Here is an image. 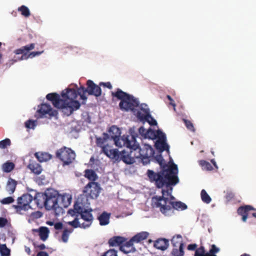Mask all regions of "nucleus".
Returning <instances> with one entry per match:
<instances>
[{
    "mask_svg": "<svg viewBox=\"0 0 256 256\" xmlns=\"http://www.w3.org/2000/svg\"><path fill=\"white\" fill-rule=\"evenodd\" d=\"M110 138V136L108 134L104 133L102 138L96 137V146L102 148L101 152H103L104 148H108L110 146L108 144L105 145V143L107 140Z\"/></svg>",
    "mask_w": 256,
    "mask_h": 256,
    "instance_id": "obj_19",
    "label": "nucleus"
},
{
    "mask_svg": "<svg viewBox=\"0 0 256 256\" xmlns=\"http://www.w3.org/2000/svg\"><path fill=\"white\" fill-rule=\"evenodd\" d=\"M154 246L156 249L165 250L169 246V240L164 238H159L154 241Z\"/></svg>",
    "mask_w": 256,
    "mask_h": 256,
    "instance_id": "obj_17",
    "label": "nucleus"
},
{
    "mask_svg": "<svg viewBox=\"0 0 256 256\" xmlns=\"http://www.w3.org/2000/svg\"><path fill=\"white\" fill-rule=\"evenodd\" d=\"M18 11L21 12L22 15L28 18L30 15V11L28 7L22 5L18 8Z\"/></svg>",
    "mask_w": 256,
    "mask_h": 256,
    "instance_id": "obj_42",
    "label": "nucleus"
},
{
    "mask_svg": "<svg viewBox=\"0 0 256 256\" xmlns=\"http://www.w3.org/2000/svg\"><path fill=\"white\" fill-rule=\"evenodd\" d=\"M28 168L36 174H40L42 171L41 166L39 164L34 162H32L29 164Z\"/></svg>",
    "mask_w": 256,
    "mask_h": 256,
    "instance_id": "obj_26",
    "label": "nucleus"
},
{
    "mask_svg": "<svg viewBox=\"0 0 256 256\" xmlns=\"http://www.w3.org/2000/svg\"><path fill=\"white\" fill-rule=\"evenodd\" d=\"M109 136L111 139L120 137V130L116 126H112L108 130Z\"/></svg>",
    "mask_w": 256,
    "mask_h": 256,
    "instance_id": "obj_30",
    "label": "nucleus"
},
{
    "mask_svg": "<svg viewBox=\"0 0 256 256\" xmlns=\"http://www.w3.org/2000/svg\"><path fill=\"white\" fill-rule=\"evenodd\" d=\"M140 110L138 111L136 114V117L140 121L144 122L145 120V118H142V117H144L146 116L147 110L150 112V109L148 106L144 104H141L140 106Z\"/></svg>",
    "mask_w": 256,
    "mask_h": 256,
    "instance_id": "obj_22",
    "label": "nucleus"
},
{
    "mask_svg": "<svg viewBox=\"0 0 256 256\" xmlns=\"http://www.w3.org/2000/svg\"><path fill=\"white\" fill-rule=\"evenodd\" d=\"M166 98L170 101V104L174 108L176 105L172 97L170 95H167Z\"/></svg>",
    "mask_w": 256,
    "mask_h": 256,
    "instance_id": "obj_61",
    "label": "nucleus"
},
{
    "mask_svg": "<svg viewBox=\"0 0 256 256\" xmlns=\"http://www.w3.org/2000/svg\"><path fill=\"white\" fill-rule=\"evenodd\" d=\"M42 52H31L29 54V56L31 57V58H33V57H34V56H36L40 55V54H42Z\"/></svg>",
    "mask_w": 256,
    "mask_h": 256,
    "instance_id": "obj_62",
    "label": "nucleus"
},
{
    "mask_svg": "<svg viewBox=\"0 0 256 256\" xmlns=\"http://www.w3.org/2000/svg\"><path fill=\"white\" fill-rule=\"evenodd\" d=\"M184 122L185 125L188 129L190 130H192V131L194 130V128L193 124L190 121L186 120V119H184Z\"/></svg>",
    "mask_w": 256,
    "mask_h": 256,
    "instance_id": "obj_53",
    "label": "nucleus"
},
{
    "mask_svg": "<svg viewBox=\"0 0 256 256\" xmlns=\"http://www.w3.org/2000/svg\"><path fill=\"white\" fill-rule=\"evenodd\" d=\"M220 251V248L214 244L210 246V248L208 252H206L204 246H201L200 248H196L194 256H217L216 254Z\"/></svg>",
    "mask_w": 256,
    "mask_h": 256,
    "instance_id": "obj_12",
    "label": "nucleus"
},
{
    "mask_svg": "<svg viewBox=\"0 0 256 256\" xmlns=\"http://www.w3.org/2000/svg\"><path fill=\"white\" fill-rule=\"evenodd\" d=\"M37 247L40 250H44L46 248V246L44 244L38 245Z\"/></svg>",
    "mask_w": 256,
    "mask_h": 256,
    "instance_id": "obj_64",
    "label": "nucleus"
},
{
    "mask_svg": "<svg viewBox=\"0 0 256 256\" xmlns=\"http://www.w3.org/2000/svg\"><path fill=\"white\" fill-rule=\"evenodd\" d=\"M156 160L158 162V164H160V166L162 167V169L160 170V172L163 170H164V169H165V170L168 169L169 168V166H170V165L168 166L167 164H165L164 166L162 165L164 160L161 155L157 156L156 157ZM173 164H174L172 163L171 164V166H172Z\"/></svg>",
    "mask_w": 256,
    "mask_h": 256,
    "instance_id": "obj_43",
    "label": "nucleus"
},
{
    "mask_svg": "<svg viewBox=\"0 0 256 256\" xmlns=\"http://www.w3.org/2000/svg\"><path fill=\"white\" fill-rule=\"evenodd\" d=\"M80 93L74 88H68L62 91L61 98L55 92L48 94L46 98L50 101L54 106L60 109L66 116L70 115L74 110L79 108L80 103L76 100Z\"/></svg>",
    "mask_w": 256,
    "mask_h": 256,
    "instance_id": "obj_2",
    "label": "nucleus"
},
{
    "mask_svg": "<svg viewBox=\"0 0 256 256\" xmlns=\"http://www.w3.org/2000/svg\"><path fill=\"white\" fill-rule=\"evenodd\" d=\"M155 147L160 152L169 150V146L166 144V140H156L155 143Z\"/></svg>",
    "mask_w": 256,
    "mask_h": 256,
    "instance_id": "obj_29",
    "label": "nucleus"
},
{
    "mask_svg": "<svg viewBox=\"0 0 256 256\" xmlns=\"http://www.w3.org/2000/svg\"><path fill=\"white\" fill-rule=\"evenodd\" d=\"M110 158L114 160L116 162H120V152H119L117 149H112L111 146L108 148H104L103 152Z\"/></svg>",
    "mask_w": 256,
    "mask_h": 256,
    "instance_id": "obj_13",
    "label": "nucleus"
},
{
    "mask_svg": "<svg viewBox=\"0 0 256 256\" xmlns=\"http://www.w3.org/2000/svg\"><path fill=\"white\" fill-rule=\"evenodd\" d=\"M112 96L120 100L119 107L122 111L135 112L136 108L139 106L140 102L138 98L120 88H118L116 92H112Z\"/></svg>",
    "mask_w": 256,
    "mask_h": 256,
    "instance_id": "obj_4",
    "label": "nucleus"
},
{
    "mask_svg": "<svg viewBox=\"0 0 256 256\" xmlns=\"http://www.w3.org/2000/svg\"><path fill=\"white\" fill-rule=\"evenodd\" d=\"M198 164L200 166L203 170L210 171L213 169V168L211 164L209 162L205 160H199Z\"/></svg>",
    "mask_w": 256,
    "mask_h": 256,
    "instance_id": "obj_36",
    "label": "nucleus"
},
{
    "mask_svg": "<svg viewBox=\"0 0 256 256\" xmlns=\"http://www.w3.org/2000/svg\"><path fill=\"white\" fill-rule=\"evenodd\" d=\"M120 250L124 254H128L130 252H132L136 250V248L134 250H131L129 247L124 245H121L120 248Z\"/></svg>",
    "mask_w": 256,
    "mask_h": 256,
    "instance_id": "obj_47",
    "label": "nucleus"
},
{
    "mask_svg": "<svg viewBox=\"0 0 256 256\" xmlns=\"http://www.w3.org/2000/svg\"><path fill=\"white\" fill-rule=\"evenodd\" d=\"M110 214L104 212L98 217V220L101 226H106L110 222Z\"/></svg>",
    "mask_w": 256,
    "mask_h": 256,
    "instance_id": "obj_28",
    "label": "nucleus"
},
{
    "mask_svg": "<svg viewBox=\"0 0 256 256\" xmlns=\"http://www.w3.org/2000/svg\"><path fill=\"white\" fill-rule=\"evenodd\" d=\"M15 168V164L14 162L8 160L4 163L2 166V171L6 173L11 172Z\"/></svg>",
    "mask_w": 256,
    "mask_h": 256,
    "instance_id": "obj_32",
    "label": "nucleus"
},
{
    "mask_svg": "<svg viewBox=\"0 0 256 256\" xmlns=\"http://www.w3.org/2000/svg\"><path fill=\"white\" fill-rule=\"evenodd\" d=\"M184 247L172 248L170 256H184Z\"/></svg>",
    "mask_w": 256,
    "mask_h": 256,
    "instance_id": "obj_35",
    "label": "nucleus"
},
{
    "mask_svg": "<svg viewBox=\"0 0 256 256\" xmlns=\"http://www.w3.org/2000/svg\"><path fill=\"white\" fill-rule=\"evenodd\" d=\"M200 196L202 201L204 203L210 204L211 202V198L204 190H202L200 192Z\"/></svg>",
    "mask_w": 256,
    "mask_h": 256,
    "instance_id": "obj_41",
    "label": "nucleus"
},
{
    "mask_svg": "<svg viewBox=\"0 0 256 256\" xmlns=\"http://www.w3.org/2000/svg\"><path fill=\"white\" fill-rule=\"evenodd\" d=\"M34 230L39 232L40 238L43 241H45L48 238L49 234V230L48 228L42 226L38 230Z\"/></svg>",
    "mask_w": 256,
    "mask_h": 256,
    "instance_id": "obj_27",
    "label": "nucleus"
},
{
    "mask_svg": "<svg viewBox=\"0 0 256 256\" xmlns=\"http://www.w3.org/2000/svg\"><path fill=\"white\" fill-rule=\"evenodd\" d=\"M0 253L2 256H10V250L6 244H0Z\"/></svg>",
    "mask_w": 256,
    "mask_h": 256,
    "instance_id": "obj_40",
    "label": "nucleus"
},
{
    "mask_svg": "<svg viewBox=\"0 0 256 256\" xmlns=\"http://www.w3.org/2000/svg\"><path fill=\"white\" fill-rule=\"evenodd\" d=\"M146 116L142 117V118H145L144 122H147L151 126H156L157 124L156 121L152 116L150 112L147 110Z\"/></svg>",
    "mask_w": 256,
    "mask_h": 256,
    "instance_id": "obj_37",
    "label": "nucleus"
},
{
    "mask_svg": "<svg viewBox=\"0 0 256 256\" xmlns=\"http://www.w3.org/2000/svg\"><path fill=\"white\" fill-rule=\"evenodd\" d=\"M38 107V112L40 114L41 118H51L58 115V111L54 110L49 104H42Z\"/></svg>",
    "mask_w": 256,
    "mask_h": 256,
    "instance_id": "obj_11",
    "label": "nucleus"
},
{
    "mask_svg": "<svg viewBox=\"0 0 256 256\" xmlns=\"http://www.w3.org/2000/svg\"><path fill=\"white\" fill-rule=\"evenodd\" d=\"M134 240H132V238H131L129 241L126 242L125 243L124 242L122 244L126 246H127L129 247V248H131V250H134V248H135L134 246Z\"/></svg>",
    "mask_w": 256,
    "mask_h": 256,
    "instance_id": "obj_55",
    "label": "nucleus"
},
{
    "mask_svg": "<svg viewBox=\"0 0 256 256\" xmlns=\"http://www.w3.org/2000/svg\"><path fill=\"white\" fill-rule=\"evenodd\" d=\"M37 256H48V254L46 252L42 251L38 253Z\"/></svg>",
    "mask_w": 256,
    "mask_h": 256,
    "instance_id": "obj_63",
    "label": "nucleus"
},
{
    "mask_svg": "<svg viewBox=\"0 0 256 256\" xmlns=\"http://www.w3.org/2000/svg\"><path fill=\"white\" fill-rule=\"evenodd\" d=\"M14 202V199L11 197L8 196L6 198H3L1 200L0 202L3 204H10Z\"/></svg>",
    "mask_w": 256,
    "mask_h": 256,
    "instance_id": "obj_52",
    "label": "nucleus"
},
{
    "mask_svg": "<svg viewBox=\"0 0 256 256\" xmlns=\"http://www.w3.org/2000/svg\"><path fill=\"white\" fill-rule=\"evenodd\" d=\"M102 256H118L117 251L110 249L104 253Z\"/></svg>",
    "mask_w": 256,
    "mask_h": 256,
    "instance_id": "obj_51",
    "label": "nucleus"
},
{
    "mask_svg": "<svg viewBox=\"0 0 256 256\" xmlns=\"http://www.w3.org/2000/svg\"><path fill=\"white\" fill-rule=\"evenodd\" d=\"M46 190L44 193H36V194L34 198V200L36 201V202L38 206L42 208L44 206L46 208Z\"/></svg>",
    "mask_w": 256,
    "mask_h": 256,
    "instance_id": "obj_18",
    "label": "nucleus"
},
{
    "mask_svg": "<svg viewBox=\"0 0 256 256\" xmlns=\"http://www.w3.org/2000/svg\"><path fill=\"white\" fill-rule=\"evenodd\" d=\"M143 126H141L138 129L139 134L142 136L146 138V131Z\"/></svg>",
    "mask_w": 256,
    "mask_h": 256,
    "instance_id": "obj_56",
    "label": "nucleus"
},
{
    "mask_svg": "<svg viewBox=\"0 0 256 256\" xmlns=\"http://www.w3.org/2000/svg\"><path fill=\"white\" fill-rule=\"evenodd\" d=\"M178 168L177 165L173 164L168 169H164L159 172H155L148 170V176L151 182H154L156 188H162V196H154L152 198V202L159 208L160 212L165 216H169L174 212V210H184L187 206L181 202H175L174 197L172 194V186L179 182L178 176Z\"/></svg>",
    "mask_w": 256,
    "mask_h": 256,
    "instance_id": "obj_1",
    "label": "nucleus"
},
{
    "mask_svg": "<svg viewBox=\"0 0 256 256\" xmlns=\"http://www.w3.org/2000/svg\"><path fill=\"white\" fill-rule=\"evenodd\" d=\"M59 194L57 190L50 188L46 190V209L53 210L56 216L63 214V209L58 202Z\"/></svg>",
    "mask_w": 256,
    "mask_h": 256,
    "instance_id": "obj_6",
    "label": "nucleus"
},
{
    "mask_svg": "<svg viewBox=\"0 0 256 256\" xmlns=\"http://www.w3.org/2000/svg\"><path fill=\"white\" fill-rule=\"evenodd\" d=\"M134 151L131 150L130 153L126 152L124 150L120 152V154L119 157H120V160L123 161L124 163L127 164H132L134 162L135 160L134 156Z\"/></svg>",
    "mask_w": 256,
    "mask_h": 256,
    "instance_id": "obj_14",
    "label": "nucleus"
},
{
    "mask_svg": "<svg viewBox=\"0 0 256 256\" xmlns=\"http://www.w3.org/2000/svg\"><path fill=\"white\" fill-rule=\"evenodd\" d=\"M32 200L33 197L31 194L28 193L24 194L18 198V204L13 205L12 207L16 209L17 212L20 214L22 210L26 211L32 208L30 204Z\"/></svg>",
    "mask_w": 256,
    "mask_h": 256,
    "instance_id": "obj_8",
    "label": "nucleus"
},
{
    "mask_svg": "<svg viewBox=\"0 0 256 256\" xmlns=\"http://www.w3.org/2000/svg\"><path fill=\"white\" fill-rule=\"evenodd\" d=\"M72 196L69 194H64L58 196V202L62 208L68 207L71 204Z\"/></svg>",
    "mask_w": 256,
    "mask_h": 256,
    "instance_id": "obj_16",
    "label": "nucleus"
},
{
    "mask_svg": "<svg viewBox=\"0 0 256 256\" xmlns=\"http://www.w3.org/2000/svg\"><path fill=\"white\" fill-rule=\"evenodd\" d=\"M254 210L256 209L252 206L246 205L239 207L237 210L238 214L242 216V220L246 222L248 218V214L250 210Z\"/></svg>",
    "mask_w": 256,
    "mask_h": 256,
    "instance_id": "obj_15",
    "label": "nucleus"
},
{
    "mask_svg": "<svg viewBox=\"0 0 256 256\" xmlns=\"http://www.w3.org/2000/svg\"><path fill=\"white\" fill-rule=\"evenodd\" d=\"M68 214L76 218H78L80 214V204L78 201L74 203L73 208H70L68 210Z\"/></svg>",
    "mask_w": 256,
    "mask_h": 256,
    "instance_id": "obj_25",
    "label": "nucleus"
},
{
    "mask_svg": "<svg viewBox=\"0 0 256 256\" xmlns=\"http://www.w3.org/2000/svg\"><path fill=\"white\" fill-rule=\"evenodd\" d=\"M17 184V182L12 178H9L6 186V190L11 194L14 192Z\"/></svg>",
    "mask_w": 256,
    "mask_h": 256,
    "instance_id": "obj_24",
    "label": "nucleus"
},
{
    "mask_svg": "<svg viewBox=\"0 0 256 256\" xmlns=\"http://www.w3.org/2000/svg\"><path fill=\"white\" fill-rule=\"evenodd\" d=\"M34 48V44H30L24 46L20 48L17 49L14 51V53L16 54H24L26 52H28Z\"/></svg>",
    "mask_w": 256,
    "mask_h": 256,
    "instance_id": "obj_33",
    "label": "nucleus"
},
{
    "mask_svg": "<svg viewBox=\"0 0 256 256\" xmlns=\"http://www.w3.org/2000/svg\"><path fill=\"white\" fill-rule=\"evenodd\" d=\"M127 136L128 135H126V136ZM124 136V135L122 137H123ZM124 136H126L124 135ZM112 140H114V144L116 146H117L118 147L122 146V144L120 140H122V142H124V141L122 140V138L120 139V137H118L116 138H113ZM123 143H124V142H123ZM123 145L124 146H125L124 145V144H123Z\"/></svg>",
    "mask_w": 256,
    "mask_h": 256,
    "instance_id": "obj_54",
    "label": "nucleus"
},
{
    "mask_svg": "<svg viewBox=\"0 0 256 256\" xmlns=\"http://www.w3.org/2000/svg\"><path fill=\"white\" fill-rule=\"evenodd\" d=\"M85 176L91 182H94L98 178V176L95 172L92 170H85Z\"/></svg>",
    "mask_w": 256,
    "mask_h": 256,
    "instance_id": "obj_34",
    "label": "nucleus"
},
{
    "mask_svg": "<svg viewBox=\"0 0 256 256\" xmlns=\"http://www.w3.org/2000/svg\"><path fill=\"white\" fill-rule=\"evenodd\" d=\"M54 227L56 230H61L63 228V224L61 222H58L54 224Z\"/></svg>",
    "mask_w": 256,
    "mask_h": 256,
    "instance_id": "obj_60",
    "label": "nucleus"
},
{
    "mask_svg": "<svg viewBox=\"0 0 256 256\" xmlns=\"http://www.w3.org/2000/svg\"><path fill=\"white\" fill-rule=\"evenodd\" d=\"M10 140L8 138H6L4 140L0 141V148L4 149L8 146H10Z\"/></svg>",
    "mask_w": 256,
    "mask_h": 256,
    "instance_id": "obj_45",
    "label": "nucleus"
},
{
    "mask_svg": "<svg viewBox=\"0 0 256 256\" xmlns=\"http://www.w3.org/2000/svg\"><path fill=\"white\" fill-rule=\"evenodd\" d=\"M149 236V233L146 232H142L138 233L134 236H132V240H134V243H140L144 240H146Z\"/></svg>",
    "mask_w": 256,
    "mask_h": 256,
    "instance_id": "obj_23",
    "label": "nucleus"
},
{
    "mask_svg": "<svg viewBox=\"0 0 256 256\" xmlns=\"http://www.w3.org/2000/svg\"><path fill=\"white\" fill-rule=\"evenodd\" d=\"M146 116L142 117V118H145L144 122H147L151 126H156L157 124L156 121L152 116L150 112L147 110Z\"/></svg>",
    "mask_w": 256,
    "mask_h": 256,
    "instance_id": "obj_38",
    "label": "nucleus"
},
{
    "mask_svg": "<svg viewBox=\"0 0 256 256\" xmlns=\"http://www.w3.org/2000/svg\"><path fill=\"white\" fill-rule=\"evenodd\" d=\"M56 156L62 162V166L69 165L74 160L76 154L71 148L63 146L56 152Z\"/></svg>",
    "mask_w": 256,
    "mask_h": 256,
    "instance_id": "obj_7",
    "label": "nucleus"
},
{
    "mask_svg": "<svg viewBox=\"0 0 256 256\" xmlns=\"http://www.w3.org/2000/svg\"><path fill=\"white\" fill-rule=\"evenodd\" d=\"M100 86H102L104 87H106L110 90L112 89V88L110 82H101L100 83Z\"/></svg>",
    "mask_w": 256,
    "mask_h": 256,
    "instance_id": "obj_59",
    "label": "nucleus"
},
{
    "mask_svg": "<svg viewBox=\"0 0 256 256\" xmlns=\"http://www.w3.org/2000/svg\"><path fill=\"white\" fill-rule=\"evenodd\" d=\"M34 156L40 162H46L51 158V156L46 152H37L34 154Z\"/></svg>",
    "mask_w": 256,
    "mask_h": 256,
    "instance_id": "obj_31",
    "label": "nucleus"
},
{
    "mask_svg": "<svg viewBox=\"0 0 256 256\" xmlns=\"http://www.w3.org/2000/svg\"><path fill=\"white\" fill-rule=\"evenodd\" d=\"M86 88L81 86V90L84 92H88L89 95H93L96 97L100 96L102 94V90L100 86L95 84L92 80L86 82Z\"/></svg>",
    "mask_w": 256,
    "mask_h": 256,
    "instance_id": "obj_10",
    "label": "nucleus"
},
{
    "mask_svg": "<svg viewBox=\"0 0 256 256\" xmlns=\"http://www.w3.org/2000/svg\"><path fill=\"white\" fill-rule=\"evenodd\" d=\"M86 206H84L82 205L81 206V219L84 222L81 223V228H86L90 226L92 224L94 218L92 215V208H88Z\"/></svg>",
    "mask_w": 256,
    "mask_h": 256,
    "instance_id": "obj_9",
    "label": "nucleus"
},
{
    "mask_svg": "<svg viewBox=\"0 0 256 256\" xmlns=\"http://www.w3.org/2000/svg\"><path fill=\"white\" fill-rule=\"evenodd\" d=\"M36 121L29 120L25 122V126L28 128H34L36 126Z\"/></svg>",
    "mask_w": 256,
    "mask_h": 256,
    "instance_id": "obj_50",
    "label": "nucleus"
},
{
    "mask_svg": "<svg viewBox=\"0 0 256 256\" xmlns=\"http://www.w3.org/2000/svg\"><path fill=\"white\" fill-rule=\"evenodd\" d=\"M126 240V239L120 236H115L110 238L108 243L110 246H120Z\"/></svg>",
    "mask_w": 256,
    "mask_h": 256,
    "instance_id": "obj_20",
    "label": "nucleus"
},
{
    "mask_svg": "<svg viewBox=\"0 0 256 256\" xmlns=\"http://www.w3.org/2000/svg\"><path fill=\"white\" fill-rule=\"evenodd\" d=\"M72 232V230L65 229L62 232V239L63 242H66L68 240L70 234Z\"/></svg>",
    "mask_w": 256,
    "mask_h": 256,
    "instance_id": "obj_44",
    "label": "nucleus"
},
{
    "mask_svg": "<svg viewBox=\"0 0 256 256\" xmlns=\"http://www.w3.org/2000/svg\"><path fill=\"white\" fill-rule=\"evenodd\" d=\"M8 222V220L6 218H0V228L4 226Z\"/></svg>",
    "mask_w": 256,
    "mask_h": 256,
    "instance_id": "obj_57",
    "label": "nucleus"
},
{
    "mask_svg": "<svg viewBox=\"0 0 256 256\" xmlns=\"http://www.w3.org/2000/svg\"><path fill=\"white\" fill-rule=\"evenodd\" d=\"M156 130L149 129L146 131V138L150 139L156 138Z\"/></svg>",
    "mask_w": 256,
    "mask_h": 256,
    "instance_id": "obj_48",
    "label": "nucleus"
},
{
    "mask_svg": "<svg viewBox=\"0 0 256 256\" xmlns=\"http://www.w3.org/2000/svg\"><path fill=\"white\" fill-rule=\"evenodd\" d=\"M67 223L68 224L73 226L74 228L80 226L78 218H75L74 220L68 222Z\"/></svg>",
    "mask_w": 256,
    "mask_h": 256,
    "instance_id": "obj_49",
    "label": "nucleus"
},
{
    "mask_svg": "<svg viewBox=\"0 0 256 256\" xmlns=\"http://www.w3.org/2000/svg\"><path fill=\"white\" fill-rule=\"evenodd\" d=\"M146 116L142 117V118H145L144 122H147L151 126H156L157 124L156 121L152 116L150 112L147 110Z\"/></svg>",
    "mask_w": 256,
    "mask_h": 256,
    "instance_id": "obj_39",
    "label": "nucleus"
},
{
    "mask_svg": "<svg viewBox=\"0 0 256 256\" xmlns=\"http://www.w3.org/2000/svg\"><path fill=\"white\" fill-rule=\"evenodd\" d=\"M136 136H124L122 140L124 145L134 151V156L136 158H140L144 164H147L150 162V158L153 156L154 152L152 148L147 144H144L142 148H140L136 141Z\"/></svg>",
    "mask_w": 256,
    "mask_h": 256,
    "instance_id": "obj_3",
    "label": "nucleus"
},
{
    "mask_svg": "<svg viewBox=\"0 0 256 256\" xmlns=\"http://www.w3.org/2000/svg\"><path fill=\"white\" fill-rule=\"evenodd\" d=\"M156 134V138H158L157 140H166V136L160 130H157Z\"/></svg>",
    "mask_w": 256,
    "mask_h": 256,
    "instance_id": "obj_46",
    "label": "nucleus"
},
{
    "mask_svg": "<svg viewBox=\"0 0 256 256\" xmlns=\"http://www.w3.org/2000/svg\"><path fill=\"white\" fill-rule=\"evenodd\" d=\"M172 248L184 247V242L180 234H176L171 239Z\"/></svg>",
    "mask_w": 256,
    "mask_h": 256,
    "instance_id": "obj_21",
    "label": "nucleus"
},
{
    "mask_svg": "<svg viewBox=\"0 0 256 256\" xmlns=\"http://www.w3.org/2000/svg\"><path fill=\"white\" fill-rule=\"evenodd\" d=\"M100 190V186L98 182H89L82 190L83 195L81 194V205L86 207L89 206L90 202L88 198H96L99 196Z\"/></svg>",
    "mask_w": 256,
    "mask_h": 256,
    "instance_id": "obj_5",
    "label": "nucleus"
},
{
    "mask_svg": "<svg viewBox=\"0 0 256 256\" xmlns=\"http://www.w3.org/2000/svg\"><path fill=\"white\" fill-rule=\"evenodd\" d=\"M198 245L196 244H190L188 246L187 248L189 250H196Z\"/></svg>",
    "mask_w": 256,
    "mask_h": 256,
    "instance_id": "obj_58",
    "label": "nucleus"
}]
</instances>
